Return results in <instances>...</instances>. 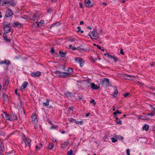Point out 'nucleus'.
Segmentation results:
<instances>
[{
  "instance_id": "obj_1",
  "label": "nucleus",
  "mask_w": 155,
  "mask_h": 155,
  "mask_svg": "<svg viewBox=\"0 0 155 155\" xmlns=\"http://www.w3.org/2000/svg\"><path fill=\"white\" fill-rule=\"evenodd\" d=\"M36 113H33L31 116L32 119L31 123L34 125V128L35 129H38V118Z\"/></svg>"
},
{
  "instance_id": "obj_2",
  "label": "nucleus",
  "mask_w": 155,
  "mask_h": 155,
  "mask_svg": "<svg viewBox=\"0 0 155 155\" xmlns=\"http://www.w3.org/2000/svg\"><path fill=\"white\" fill-rule=\"evenodd\" d=\"M88 35L92 39L96 40L99 38V34L97 32V29H94L92 31H90Z\"/></svg>"
},
{
  "instance_id": "obj_3",
  "label": "nucleus",
  "mask_w": 155,
  "mask_h": 155,
  "mask_svg": "<svg viewBox=\"0 0 155 155\" xmlns=\"http://www.w3.org/2000/svg\"><path fill=\"white\" fill-rule=\"evenodd\" d=\"M37 14L35 13L34 15L33 16L32 19L33 21V25L32 27L35 28H38L39 27V22L37 16Z\"/></svg>"
},
{
  "instance_id": "obj_4",
  "label": "nucleus",
  "mask_w": 155,
  "mask_h": 155,
  "mask_svg": "<svg viewBox=\"0 0 155 155\" xmlns=\"http://www.w3.org/2000/svg\"><path fill=\"white\" fill-rule=\"evenodd\" d=\"M11 24L8 23L7 25H6L3 27V29L5 33L7 34L9 32L11 28V27L10 26Z\"/></svg>"
},
{
  "instance_id": "obj_5",
  "label": "nucleus",
  "mask_w": 155,
  "mask_h": 155,
  "mask_svg": "<svg viewBox=\"0 0 155 155\" xmlns=\"http://www.w3.org/2000/svg\"><path fill=\"white\" fill-rule=\"evenodd\" d=\"M75 61L76 63L80 64L81 67H82L84 64V60L81 58H76Z\"/></svg>"
},
{
  "instance_id": "obj_6",
  "label": "nucleus",
  "mask_w": 155,
  "mask_h": 155,
  "mask_svg": "<svg viewBox=\"0 0 155 155\" xmlns=\"http://www.w3.org/2000/svg\"><path fill=\"white\" fill-rule=\"evenodd\" d=\"M100 83L108 87L110 85L109 80L108 78H104L103 80L100 82Z\"/></svg>"
},
{
  "instance_id": "obj_7",
  "label": "nucleus",
  "mask_w": 155,
  "mask_h": 155,
  "mask_svg": "<svg viewBox=\"0 0 155 155\" xmlns=\"http://www.w3.org/2000/svg\"><path fill=\"white\" fill-rule=\"evenodd\" d=\"M8 120L10 121H14L17 119L16 116L13 113H11L10 114V118H9Z\"/></svg>"
},
{
  "instance_id": "obj_8",
  "label": "nucleus",
  "mask_w": 155,
  "mask_h": 155,
  "mask_svg": "<svg viewBox=\"0 0 155 155\" xmlns=\"http://www.w3.org/2000/svg\"><path fill=\"white\" fill-rule=\"evenodd\" d=\"M55 73L61 77H64L65 76V72H63L57 70L55 71Z\"/></svg>"
},
{
  "instance_id": "obj_9",
  "label": "nucleus",
  "mask_w": 155,
  "mask_h": 155,
  "mask_svg": "<svg viewBox=\"0 0 155 155\" xmlns=\"http://www.w3.org/2000/svg\"><path fill=\"white\" fill-rule=\"evenodd\" d=\"M124 79H128V80H133L134 78L135 77L134 76L130 75L128 74H124Z\"/></svg>"
},
{
  "instance_id": "obj_10",
  "label": "nucleus",
  "mask_w": 155,
  "mask_h": 155,
  "mask_svg": "<svg viewBox=\"0 0 155 155\" xmlns=\"http://www.w3.org/2000/svg\"><path fill=\"white\" fill-rule=\"evenodd\" d=\"M73 71L72 68H68L67 69V72H65V76H69L71 75V73Z\"/></svg>"
},
{
  "instance_id": "obj_11",
  "label": "nucleus",
  "mask_w": 155,
  "mask_h": 155,
  "mask_svg": "<svg viewBox=\"0 0 155 155\" xmlns=\"http://www.w3.org/2000/svg\"><path fill=\"white\" fill-rule=\"evenodd\" d=\"M91 1L90 0H85L84 1V4L87 7H91L94 5V4H90Z\"/></svg>"
},
{
  "instance_id": "obj_12",
  "label": "nucleus",
  "mask_w": 155,
  "mask_h": 155,
  "mask_svg": "<svg viewBox=\"0 0 155 155\" xmlns=\"http://www.w3.org/2000/svg\"><path fill=\"white\" fill-rule=\"evenodd\" d=\"M12 15V11L9 9H8L6 12L5 16L6 17H10Z\"/></svg>"
},
{
  "instance_id": "obj_13",
  "label": "nucleus",
  "mask_w": 155,
  "mask_h": 155,
  "mask_svg": "<svg viewBox=\"0 0 155 155\" xmlns=\"http://www.w3.org/2000/svg\"><path fill=\"white\" fill-rule=\"evenodd\" d=\"M91 88L93 90H96L100 88V87L98 86L97 85H96L94 83H91Z\"/></svg>"
},
{
  "instance_id": "obj_14",
  "label": "nucleus",
  "mask_w": 155,
  "mask_h": 155,
  "mask_svg": "<svg viewBox=\"0 0 155 155\" xmlns=\"http://www.w3.org/2000/svg\"><path fill=\"white\" fill-rule=\"evenodd\" d=\"M28 84V82L27 81L24 82L20 88V90L22 91L23 89H25Z\"/></svg>"
},
{
  "instance_id": "obj_15",
  "label": "nucleus",
  "mask_w": 155,
  "mask_h": 155,
  "mask_svg": "<svg viewBox=\"0 0 155 155\" xmlns=\"http://www.w3.org/2000/svg\"><path fill=\"white\" fill-rule=\"evenodd\" d=\"M13 26L14 27H17L18 28H20L22 26V24L18 22H14L13 24Z\"/></svg>"
},
{
  "instance_id": "obj_16",
  "label": "nucleus",
  "mask_w": 155,
  "mask_h": 155,
  "mask_svg": "<svg viewBox=\"0 0 155 155\" xmlns=\"http://www.w3.org/2000/svg\"><path fill=\"white\" fill-rule=\"evenodd\" d=\"M31 74L32 77L36 78L39 77V71L33 72L31 73Z\"/></svg>"
},
{
  "instance_id": "obj_17",
  "label": "nucleus",
  "mask_w": 155,
  "mask_h": 155,
  "mask_svg": "<svg viewBox=\"0 0 155 155\" xmlns=\"http://www.w3.org/2000/svg\"><path fill=\"white\" fill-rule=\"evenodd\" d=\"M66 54V52H64L62 51H59V54L60 55V56L61 58L64 57L65 56Z\"/></svg>"
},
{
  "instance_id": "obj_18",
  "label": "nucleus",
  "mask_w": 155,
  "mask_h": 155,
  "mask_svg": "<svg viewBox=\"0 0 155 155\" xmlns=\"http://www.w3.org/2000/svg\"><path fill=\"white\" fill-rule=\"evenodd\" d=\"M138 116L139 119H141L143 120H148L150 119L147 117L146 116H142L141 115H139Z\"/></svg>"
},
{
  "instance_id": "obj_19",
  "label": "nucleus",
  "mask_w": 155,
  "mask_h": 155,
  "mask_svg": "<svg viewBox=\"0 0 155 155\" xmlns=\"http://www.w3.org/2000/svg\"><path fill=\"white\" fill-rule=\"evenodd\" d=\"M3 37L4 39L6 42H10V40L8 38L7 35H6V34L5 33L3 35Z\"/></svg>"
},
{
  "instance_id": "obj_20",
  "label": "nucleus",
  "mask_w": 155,
  "mask_h": 155,
  "mask_svg": "<svg viewBox=\"0 0 155 155\" xmlns=\"http://www.w3.org/2000/svg\"><path fill=\"white\" fill-rule=\"evenodd\" d=\"M61 25V23L59 22H57L56 23H54L52 24L49 27V28H51L55 26H59Z\"/></svg>"
},
{
  "instance_id": "obj_21",
  "label": "nucleus",
  "mask_w": 155,
  "mask_h": 155,
  "mask_svg": "<svg viewBox=\"0 0 155 155\" xmlns=\"http://www.w3.org/2000/svg\"><path fill=\"white\" fill-rule=\"evenodd\" d=\"M31 142V140L29 139H26L25 141L26 146H29Z\"/></svg>"
},
{
  "instance_id": "obj_22",
  "label": "nucleus",
  "mask_w": 155,
  "mask_h": 155,
  "mask_svg": "<svg viewBox=\"0 0 155 155\" xmlns=\"http://www.w3.org/2000/svg\"><path fill=\"white\" fill-rule=\"evenodd\" d=\"M2 97L4 100L5 101H8V96L5 93H4L3 94Z\"/></svg>"
},
{
  "instance_id": "obj_23",
  "label": "nucleus",
  "mask_w": 155,
  "mask_h": 155,
  "mask_svg": "<svg viewBox=\"0 0 155 155\" xmlns=\"http://www.w3.org/2000/svg\"><path fill=\"white\" fill-rule=\"evenodd\" d=\"M114 136L117 139H118L121 140H123L124 139V137L120 135H115Z\"/></svg>"
},
{
  "instance_id": "obj_24",
  "label": "nucleus",
  "mask_w": 155,
  "mask_h": 155,
  "mask_svg": "<svg viewBox=\"0 0 155 155\" xmlns=\"http://www.w3.org/2000/svg\"><path fill=\"white\" fill-rule=\"evenodd\" d=\"M104 56L107 57L108 58H113V57L114 56L112 55L111 54H109L107 53H105L104 54Z\"/></svg>"
},
{
  "instance_id": "obj_25",
  "label": "nucleus",
  "mask_w": 155,
  "mask_h": 155,
  "mask_svg": "<svg viewBox=\"0 0 155 155\" xmlns=\"http://www.w3.org/2000/svg\"><path fill=\"white\" fill-rule=\"evenodd\" d=\"M82 47V46L81 45L79 47H77L78 49H77V50L78 51H80V52H82L83 51L86 50V49H84V48H81V47Z\"/></svg>"
},
{
  "instance_id": "obj_26",
  "label": "nucleus",
  "mask_w": 155,
  "mask_h": 155,
  "mask_svg": "<svg viewBox=\"0 0 155 155\" xmlns=\"http://www.w3.org/2000/svg\"><path fill=\"white\" fill-rule=\"evenodd\" d=\"M149 126L147 125V127L146 125L145 124L143 126V129L145 130L146 131H148L149 130Z\"/></svg>"
},
{
  "instance_id": "obj_27",
  "label": "nucleus",
  "mask_w": 155,
  "mask_h": 155,
  "mask_svg": "<svg viewBox=\"0 0 155 155\" xmlns=\"http://www.w3.org/2000/svg\"><path fill=\"white\" fill-rule=\"evenodd\" d=\"M54 144L53 143H49L48 145V149L49 150H52L53 148Z\"/></svg>"
},
{
  "instance_id": "obj_28",
  "label": "nucleus",
  "mask_w": 155,
  "mask_h": 155,
  "mask_svg": "<svg viewBox=\"0 0 155 155\" xmlns=\"http://www.w3.org/2000/svg\"><path fill=\"white\" fill-rule=\"evenodd\" d=\"M44 25L45 23L44 21L42 19L40 21H39V28H40V26L44 27Z\"/></svg>"
},
{
  "instance_id": "obj_29",
  "label": "nucleus",
  "mask_w": 155,
  "mask_h": 155,
  "mask_svg": "<svg viewBox=\"0 0 155 155\" xmlns=\"http://www.w3.org/2000/svg\"><path fill=\"white\" fill-rule=\"evenodd\" d=\"M118 93V91L117 90H115L114 91V92L113 93V96L114 97H116L117 96V94Z\"/></svg>"
},
{
  "instance_id": "obj_30",
  "label": "nucleus",
  "mask_w": 155,
  "mask_h": 155,
  "mask_svg": "<svg viewBox=\"0 0 155 155\" xmlns=\"http://www.w3.org/2000/svg\"><path fill=\"white\" fill-rule=\"evenodd\" d=\"M121 113L122 112L121 111H120L118 110H117L113 112V114L114 115H116L117 114H121Z\"/></svg>"
},
{
  "instance_id": "obj_31",
  "label": "nucleus",
  "mask_w": 155,
  "mask_h": 155,
  "mask_svg": "<svg viewBox=\"0 0 155 155\" xmlns=\"http://www.w3.org/2000/svg\"><path fill=\"white\" fill-rule=\"evenodd\" d=\"M5 64H6L7 66H9L11 64V63L10 61L8 60H5Z\"/></svg>"
},
{
  "instance_id": "obj_32",
  "label": "nucleus",
  "mask_w": 155,
  "mask_h": 155,
  "mask_svg": "<svg viewBox=\"0 0 155 155\" xmlns=\"http://www.w3.org/2000/svg\"><path fill=\"white\" fill-rule=\"evenodd\" d=\"M75 123L78 124L82 125L83 124V122L82 121H76L75 120Z\"/></svg>"
},
{
  "instance_id": "obj_33",
  "label": "nucleus",
  "mask_w": 155,
  "mask_h": 155,
  "mask_svg": "<svg viewBox=\"0 0 155 155\" xmlns=\"http://www.w3.org/2000/svg\"><path fill=\"white\" fill-rule=\"evenodd\" d=\"M71 92H67L65 94L67 97L71 96Z\"/></svg>"
},
{
  "instance_id": "obj_34",
  "label": "nucleus",
  "mask_w": 155,
  "mask_h": 155,
  "mask_svg": "<svg viewBox=\"0 0 155 155\" xmlns=\"http://www.w3.org/2000/svg\"><path fill=\"white\" fill-rule=\"evenodd\" d=\"M73 152L71 149L68 152V155H71L73 153Z\"/></svg>"
},
{
  "instance_id": "obj_35",
  "label": "nucleus",
  "mask_w": 155,
  "mask_h": 155,
  "mask_svg": "<svg viewBox=\"0 0 155 155\" xmlns=\"http://www.w3.org/2000/svg\"><path fill=\"white\" fill-rule=\"evenodd\" d=\"M110 139L112 140V142L113 143L117 141V139H115L114 137L111 138Z\"/></svg>"
},
{
  "instance_id": "obj_36",
  "label": "nucleus",
  "mask_w": 155,
  "mask_h": 155,
  "mask_svg": "<svg viewBox=\"0 0 155 155\" xmlns=\"http://www.w3.org/2000/svg\"><path fill=\"white\" fill-rule=\"evenodd\" d=\"M90 103L91 104L93 103L94 105H95L96 104V102H95V101L94 99H92L90 101Z\"/></svg>"
},
{
  "instance_id": "obj_37",
  "label": "nucleus",
  "mask_w": 155,
  "mask_h": 155,
  "mask_svg": "<svg viewBox=\"0 0 155 155\" xmlns=\"http://www.w3.org/2000/svg\"><path fill=\"white\" fill-rule=\"evenodd\" d=\"M68 120L70 123H71L73 121H75V120L73 118H68Z\"/></svg>"
},
{
  "instance_id": "obj_38",
  "label": "nucleus",
  "mask_w": 155,
  "mask_h": 155,
  "mask_svg": "<svg viewBox=\"0 0 155 155\" xmlns=\"http://www.w3.org/2000/svg\"><path fill=\"white\" fill-rule=\"evenodd\" d=\"M49 100H47V102H43V104L46 106H47L49 105Z\"/></svg>"
},
{
  "instance_id": "obj_39",
  "label": "nucleus",
  "mask_w": 155,
  "mask_h": 155,
  "mask_svg": "<svg viewBox=\"0 0 155 155\" xmlns=\"http://www.w3.org/2000/svg\"><path fill=\"white\" fill-rule=\"evenodd\" d=\"M50 52H51L52 54H53L54 53L55 50L54 49V48L53 47H52L51 48Z\"/></svg>"
},
{
  "instance_id": "obj_40",
  "label": "nucleus",
  "mask_w": 155,
  "mask_h": 155,
  "mask_svg": "<svg viewBox=\"0 0 155 155\" xmlns=\"http://www.w3.org/2000/svg\"><path fill=\"white\" fill-rule=\"evenodd\" d=\"M9 80L8 79H7L5 81V83L4 85H5L6 86H7L9 84Z\"/></svg>"
},
{
  "instance_id": "obj_41",
  "label": "nucleus",
  "mask_w": 155,
  "mask_h": 155,
  "mask_svg": "<svg viewBox=\"0 0 155 155\" xmlns=\"http://www.w3.org/2000/svg\"><path fill=\"white\" fill-rule=\"evenodd\" d=\"M4 147V146L2 143L1 141V140L0 139V149H2Z\"/></svg>"
},
{
  "instance_id": "obj_42",
  "label": "nucleus",
  "mask_w": 155,
  "mask_h": 155,
  "mask_svg": "<svg viewBox=\"0 0 155 155\" xmlns=\"http://www.w3.org/2000/svg\"><path fill=\"white\" fill-rule=\"evenodd\" d=\"M154 115V113H148L146 115V116L147 117V116H150L151 117L153 116Z\"/></svg>"
},
{
  "instance_id": "obj_43",
  "label": "nucleus",
  "mask_w": 155,
  "mask_h": 155,
  "mask_svg": "<svg viewBox=\"0 0 155 155\" xmlns=\"http://www.w3.org/2000/svg\"><path fill=\"white\" fill-rule=\"evenodd\" d=\"M18 89H15V93L16 95H18L19 96V97L20 96V95L19 93H18L17 92Z\"/></svg>"
},
{
  "instance_id": "obj_44",
  "label": "nucleus",
  "mask_w": 155,
  "mask_h": 155,
  "mask_svg": "<svg viewBox=\"0 0 155 155\" xmlns=\"http://www.w3.org/2000/svg\"><path fill=\"white\" fill-rule=\"evenodd\" d=\"M70 143V142L69 141L67 142H65L64 143V145L66 146H68Z\"/></svg>"
},
{
  "instance_id": "obj_45",
  "label": "nucleus",
  "mask_w": 155,
  "mask_h": 155,
  "mask_svg": "<svg viewBox=\"0 0 155 155\" xmlns=\"http://www.w3.org/2000/svg\"><path fill=\"white\" fill-rule=\"evenodd\" d=\"M114 60L115 62H116L117 61H118V60L117 58H116V57H114V56L113 58H112Z\"/></svg>"
},
{
  "instance_id": "obj_46",
  "label": "nucleus",
  "mask_w": 155,
  "mask_h": 155,
  "mask_svg": "<svg viewBox=\"0 0 155 155\" xmlns=\"http://www.w3.org/2000/svg\"><path fill=\"white\" fill-rule=\"evenodd\" d=\"M9 4L12 6H14L15 5V3L13 2H10Z\"/></svg>"
},
{
  "instance_id": "obj_47",
  "label": "nucleus",
  "mask_w": 155,
  "mask_h": 155,
  "mask_svg": "<svg viewBox=\"0 0 155 155\" xmlns=\"http://www.w3.org/2000/svg\"><path fill=\"white\" fill-rule=\"evenodd\" d=\"M116 123L117 124L120 125H121L122 124V122L121 120H119L118 121H117Z\"/></svg>"
},
{
  "instance_id": "obj_48",
  "label": "nucleus",
  "mask_w": 155,
  "mask_h": 155,
  "mask_svg": "<svg viewBox=\"0 0 155 155\" xmlns=\"http://www.w3.org/2000/svg\"><path fill=\"white\" fill-rule=\"evenodd\" d=\"M54 55L55 56V57H60V55H59V54H58V53L57 52V53H54Z\"/></svg>"
},
{
  "instance_id": "obj_49",
  "label": "nucleus",
  "mask_w": 155,
  "mask_h": 155,
  "mask_svg": "<svg viewBox=\"0 0 155 155\" xmlns=\"http://www.w3.org/2000/svg\"><path fill=\"white\" fill-rule=\"evenodd\" d=\"M120 53L121 54L124 55V51H123V50L122 48H120Z\"/></svg>"
},
{
  "instance_id": "obj_50",
  "label": "nucleus",
  "mask_w": 155,
  "mask_h": 155,
  "mask_svg": "<svg viewBox=\"0 0 155 155\" xmlns=\"http://www.w3.org/2000/svg\"><path fill=\"white\" fill-rule=\"evenodd\" d=\"M9 118H10V114H8L7 115H6V116H5V119L6 120H8V119Z\"/></svg>"
},
{
  "instance_id": "obj_51",
  "label": "nucleus",
  "mask_w": 155,
  "mask_h": 155,
  "mask_svg": "<svg viewBox=\"0 0 155 155\" xmlns=\"http://www.w3.org/2000/svg\"><path fill=\"white\" fill-rule=\"evenodd\" d=\"M77 28L78 29V30L77 31V32L78 33L79 32H80L81 30V28L80 26H78Z\"/></svg>"
},
{
  "instance_id": "obj_52",
  "label": "nucleus",
  "mask_w": 155,
  "mask_h": 155,
  "mask_svg": "<svg viewBox=\"0 0 155 155\" xmlns=\"http://www.w3.org/2000/svg\"><path fill=\"white\" fill-rule=\"evenodd\" d=\"M129 93H127L125 94L124 95V96L125 97H127L129 95Z\"/></svg>"
},
{
  "instance_id": "obj_53",
  "label": "nucleus",
  "mask_w": 155,
  "mask_h": 155,
  "mask_svg": "<svg viewBox=\"0 0 155 155\" xmlns=\"http://www.w3.org/2000/svg\"><path fill=\"white\" fill-rule=\"evenodd\" d=\"M69 41H71V42H74L75 41V38H73L72 39H69Z\"/></svg>"
},
{
  "instance_id": "obj_54",
  "label": "nucleus",
  "mask_w": 155,
  "mask_h": 155,
  "mask_svg": "<svg viewBox=\"0 0 155 155\" xmlns=\"http://www.w3.org/2000/svg\"><path fill=\"white\" fill-rule=\"evenodd\" d=\"M0 134L2 136H4L5 134V133L3 132L2 131H1L0 132Z\"/></svg>"
},
{
  "instance_id": "obj_55",
  "label": "nucleus",
  "mask_w": 155,
  "mask_h": 155,
  "mask_svg": "<svg viewBox=\"0 0 155 155\" xmlns=\"http://www.w3.org/2000/svg\"><path fill=\"white\" fill-rule=\"evenodd\" d=\"M5 60L4 61H2L0 62V64H5Z\"/></svg>"
},
{
  "instance_id": "obj_56",
  "label": "nucleus",
  "mask_w": 155,
  "mask_h": 155,
  "mask_svg": "<svg viewBox=\"0 0 155 155\" xmlns=\"http://www.w3.org/2000/svg\"><path fill=\"white\" fill-rule=\"evenodd\" d=\"M113 118L114 119H115L116 120H118V118L117 116H116V115L114 116Z\"/></svg>"
},
{
  "instance_id": "obj_57",
  "label": "nucleus",
  "mask_w": 155,
  "mask_h": 155,
  "mask_svg": "<svg viewBox=\"0 0 155 155\" xmlns=\"http://www.w3.org/2000/svg\"><path fill=\"white\" fill-rule=\"evenodd\" d=\"M149 105L150 106V108L152 111V110H153V109H154V108L153 107L152 105H150V104Z\"/></svg>"
},
{
  "instance_id": "obj_58",
  "label": "nucleus",
  "mask_w": 155,
  "mask_h": 155,
  "mask_svg": "<svg viewBox=\"0 0 155 155\" xmlns=\"http://www.w3.org/2000/svg\"><path fill=\"white\" fill-rule=\"evenodd\" d=\"M79 6L81 8H83V5L82 4V3H80Z\"/></svg>"
},
{
  "instance_id": "obj_59",
  "label": "nucleus",
  "mask_w": 155,
  "mask_h": 155,
  "mask_svg": "<svg viewBox=\"0 0 155 155\" xmlns=\"http://www.w3.org/2000/svg\"><path fill=\"white\" fill-rule=\"evenodd\" d=\"M69 108L71 110L73 111V108H73V106H71Z\"/></svg>"
},
{
  "instance_id": "obj_60",
  "label": "nucleus",
  "mask_w": 155,
  "mask_h": 155,
  "mask_svg": "<svg viewBox=\"0 0 155 155\" xmlns=\"http://www.w3.org/2000/svg\"><path fill=\"white\" fill-rule=\"evenodd\" d=\"M77 49H78L77 48H77H76V47H73L72 48V49L73 50H77Z\"/></svg>"
},
{
  "instance_id": "obj_61",
  "label": "nucleus",
  "mask_w": 155,
  "mask_h": 155,
  "mask_svg": "<svg viewBox=\"0 0 155 155\" xmlns=\"http://www.w3.org/2000/svg\"><path fill=\"white\" fill-rule=\"evenodd\" d=\"M97 47L98 49H101V47L99 45H97Z\"/></svg>"
},
{
  "instance_id": "obj_62",
  "label": "nucleus",
  "mask_w": 155,
  "mask_h": 155,
  "mask_svg": "<svg viewBox=\"0 0 155 155\" xmlns=\"http://www.w3.org/2000/svg\"><path fill=\"white\" fill-rule=\"evenodd\" d=\"M72 45H69V48L70 49H72Z\"/></svg>"
},
{
  "instance_id": "obj_63",
  "label": "nucleus",
  "mask_w": 155,
  "mask_h": 155,
  "mask_svg": "<svg viewBox=\"0 0 155 155\" xmlns=\"http://www.w3.org/2000/svg\"><path fill=\"white\" fill-rule=\"evenodd\" d=\"M83 98V97H79V98H78V100H79V101H81V99H82Z\"/></svg>"
},
{
  "instance_id": "obj_64",
  "label": "nucleus",
  "mask_w": 155,
  "mask_h": 155,
  "mask_svg": "<svg viewBox=\"0 0 155 155\" xmlns=\"http://www.w3.org/2000/svg\"><path fill=\"white\" fill-rule=\"evenodd\" d=\"M152 111L153 112L154 114H155V108L153 109Z\"/></svg>"
}]
</instances>
